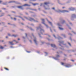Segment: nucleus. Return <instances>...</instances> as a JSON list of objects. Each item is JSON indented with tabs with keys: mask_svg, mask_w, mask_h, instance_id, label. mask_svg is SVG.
Returning a JSON list of instances; mask_svg holds the SVG:
<instances>
[{
	"mask_svg": "<svg viewBox=\"0 0 76 76\" xmlns=\"http://www.w3.org/2000/svg\"><path fill=\"white\" fill-rule=\"evenodd\" d=\"M24 18H25V19H27V18H26V17H25Z\"/></svg>",
	"mask_w": 76,
	"mask_h": 76,
	"instance_id": "36",
	"label": "nucleus"
},
{
	"mask_svg": "<svg viewBox=\"0 0 76 76\" xmlns=\"http://www.w3.org/2000/svg\"><path fill=\"white\" fill-rule=\"evenodd\" d=\"M30 5H28V4H25L23 5V6H30Z\"/></svg>",
	"mask_w": 76,
	"mask_h": 76,
	"instance_id": "3",
	"label": "nucleus"
},
{
	"mask_svg": "<svg viewBox=\"0 0 76 76\" xmlns=\"http://www.w3.org/2000/svg\"><path fill=\"white\" fill-rule=\"evenodd\" d=\"M64 37H65V35H64Z\"/></svg>",
	"mask_w": 76,
	"mask_h": 76,
	"instance_id": "43",
	"label": "nucleus"
},
{
	"mask_svg": "<svg viewBox=\"0 0 76 76\" xmlns=\"http://www.w3.org/2000/svg\"><path fill=\"white\" fill-rule=\"evenodd\" d=\"M42 4H41L40 5V6H42Z\"/></svg>",
	"mask_w": 76,
	"mask_h": 76,
	"instance_id": "44",
	"label": "nucleus"
},
{
	"mask_svg": "<svg viewBox=\"0 0 76 76\" xmlns=\"http://www.w3.org/2000/svg\"><path fill=\"white\" fill-rule=\"evenodd\" d=\"M0 12H1V11H0Z\"/></svg>",
	"mask_w": 76,
	"mask_h": 76,
	"instance_id": "63",
	"label": "nucleus"
},
{
	"mask_svg": "<svg viewBox=\"0 0 76 76\" xmlns=\"http://www.w3.org/2000/svg\"><path fill=\"white\" fill-rule=\"evenodd\" d=\"M35 10V11H36L37 10Z\"/></svg>",
	"mask_w": 76,
	"mask_h": 76,
	"instance_id": "41",
	"label": "nucleus"
},
{
	"mask_svg": "<svg viewBox=\"0 0 76 76\" xmlns=\"http://www.w3.org/2000/svg\"><path fill=\"white\" fill-rule=\"evenodd\" d=\"M3 4H4V3H3Z\"/></svg>",
	"mask_w": 76,
	"mask_h": 76,
	"instance_id": "47",
	"label": "nucleus"
},
{
	"mask_svg": "<svg viewBox=\"0 0 76 76\" xmlns=\"http://www.w3.org/2000/svg\"><path fill=\"white\" fill-rule=\"evenodd\" d=\"M18 8H19V9H22V6H18Z\"/></svg>",
	"mask_w": 76,
	"mask_h": 76,
	"instance_id": "10",
	"label": "nucleus"
},
{
	"mask_svg": "<svg viewBox=\"0 0 76 76\" xmlns=\"http://www.w3.org/2000/svg\"><path fill=\"white\" fill-rule=\"evenodd\" d=\"M57 53H58V52H57Z\"/></svg>",
	"mask_w": 76,
	"mask_h": 76,
	"instance_id": "61",
	"label": "nucleus"
},
{
	"mask_svg": "<svg viewBox=\"0 0 76 76\" xmlns=\"http://www.w3.org/2000/svg\"><path fill=\"white\" fill-rule=\"evenodd\" d=\"M1 2H2V1L0 0V3H1Z\"/></svg>",
	"mask_w": 76,
	"mask_h": 76,
	"instance_id": "27",
	"label": "nucleus"
},
{
	"mask_svg": "<svg viewBox=\"0 0 76 76\" xmlns=\"http://www.w3.org/2000/svg\"><path fill=\"white\" fill-rule=\"evenodd\" d=\"M3 16V15H1V16H0V17H1V16Z\"/></svg>",
	"mask_w": 76,
	"mask_h": 76,
	"instance_id": "38",
	"label": "nucleus"
},
{
	"mask_svg": "<svg viewBox=\"0 0 76 76\" xmlns=\"http://www.w3.org/2000/svg\"><path fill=\"white\" fill-rule=\"evenodd\" d=\"M4 69H5V70H8V71L9 70V69L6 68H4Z\"/></svg>",
	"mask_w": 76,
	"mask_h": 76,
	"instance_id": "18",
	"label": "nucleus"
},
{
	"mask_svg": "<svg viewBox=\"0 0 76 76\" xmlns=\"http://www.w3.org/2000/svg\"><path fill=\"white\" fill-rule=\"evenodd\" d=\"M26 37H27V34H26Z\"/></svg>",
	"mask_w": 76,
	"mask_h": 76,
	"instance_id": "35",
	"label": "nucleus"
},
{
	"mask_svg": "<svg viewBox=\"0 0 76 76\" xmlns=\"http://www.w3.org/2000/svg\"><path fill=\"white\" fill-rule=\"evenodd\" d=\"M22 20H23V19H22Z\"/></svg>",
	"mask_w": 76,
	"mask_h": 76,
	"instance_id": "54",
	"label": "nucleus"
},
{
	"mask_svg": "<svg viewBox=\"0 0 76 76\" xmlns=\"http://www.w3.org/2000/svg\"><path fill=\"white\" fill-rule=\"evenodd\" d=\"M32 4L34 5V6H36V5H37V4H38V3H36V4L33 3Z\"/></svg>",
	"mask_w": 76,
	"mask_h": 76,
	"instance_id": "16",
	"label": "nucleus"
},
{
	"mask_svg": "<svg viewBox=\"0 0 76 76\" xmlns=\"http://www.w3.org/2000/svg\"><path fill=\"white\" fill-rule=\"evenodd\" d=\"M61 64L62 65H63L64 64V63L61 62Z\"/></svg>",
	"mask_w": 76,
	"mask_h": 76,
	"instance_id": "22",
	"label": "nucleus"
},
{
	"mask_svg": "<svg viewBox=\"0 0 76 76\" xmlns=\"http://www.w3.org/2000/svg\"><path fill=\"white\" fill-rule=\"evenodd\" d=\"M30 42H32V41H31V40H30Z\"/></svg>",
	"mask_w": 76,
	"mask_h": 76,
	"instance_id": "40",
	"label": "nucleus"
},
{
	"mask_svg": "<svg viewBox=\"0 0 76 76\" xmlns=\"http://www.w3.org/2000/svg\"><path fill=\"white\" fill-rule=\"evenodd\" d=\"M69 29H71V28H69Z\"/></svg>",
	"mask_w": 76,
	"mask_h": 76,
	"instance_id": "59",
	"label": "nucleus"
},
{
	"mask_svg": "<svg viewBox=\"0 0 76 76\" xmlns=\"http://www.w3.org/2000/svg\"><path fill=\"white\" fill-rule=\"evenodd\" d=\"M48 40H50V39H48Z\"/></svg>",
	"mask_w": 76,
	"mask_h": 76,
	"instance_id": "56",
	"label": "nucleus"
},
{
	"mask_svg": "<svg viewBox=\"0 0 76 76\" xmlns=\"http://www.w3.org/2000/svg\"><path fill=\"white\" fill-rule=\"evenodd\" d=\"M25 1H27V0H24Z\"/></svg>",
	"mask_w": 76,
	"mask_h": 76,
	"instance_id": "39",
	"label": "nucleus"
},
{
	"mask_svg": "<svg viewBox=\"0 0 76 76\" xmlns=\"http://www.w3.org/2000/svg\"><path fill=\"white\" fill-rule=\"evenodd\" d=\"M57 57H59V55H57Z\"/></svg>",
	"mask_w": 76,
	"mask_h": 76,
	"instance_id": "30",
	"label": "nucleus"
},
{
	"mask_svg": "<svg viewBox=\"0 0 76 76\" xmlns=\"http://www.w3.org/2000/svg\"><path fill=\"white\" fill-rule=\"evenodd\" d=\"M50 31H51V32H52V30H51V29H50Z\"/></svg>",
	"mask_w": 76,
	"mask_h": 76,
	"instance_id": "45",
	"label": "nucleus"
},
{
	"mask_svg": "<svg viewBox=\"0 0 76 76\" xmlns=\"http://www.w3.org/2000/svg\"><path fill=\"white\" fill-rule=\"evenodd\" d=\"M69 35H70V33H69Z\"/></svg>",
	"mask_w": 76,
	"mask_h": 76,
	"instance_id": "51",
	"label": "nucleus"
},
{
	"mask_svg": "<svg viewBox=\"0 0 76 76\" xmlns=\"http://www.w3.org/2000/svg\"><path fill=\"white\" fill-rule=\"evenodd\" d=\"M27 52H28V53H30V52H28V51Z\"/></svg>",
	"mask_w": 76,
	"mask_h": 76,
	"instance_id": "50",
	"label": "nucleus"
},
{
	"mask_svg": "<svg viewBox=\"0 0 76 76\" xmlns=\"http://www.w3.org/2000/svg\"><path fill=\"white\" fill-rule=\"evenodd\" d=\"M72 17H76V15L75 14H73L72 15Z\"/></svg>",
	"mask_w": 76,
	"mask_h": 76,
	"instance_id": "15",
	"label": "nucleus"
},
{
	"mask_svg": "<svg viewBox=\"0 0 76 76\" xmlns=\"http://www.w3.org/2000/svg\"><path fill=\"white\" fill-rule=\"evenodd\" d=\"M8 25H10V23H8Z\"/></svg>",
	"mask_w": 76,
	"mask_h": 76,
	"instance_id": "46",
	"label": "nucleus"
},
{
	"mask_svg": "<svg viewBox=\"0 0 76 76\" xmlns=\"http://www.w3.org/2000/svg\"><path fill=\"white\" fill-rule=\"evenodd\" d=\"M36 22H38L37 21H36Z\"/></svg>",
	"mask_w": 76,
	"mask_h": 76,
	"instance_id": "62",
	"label": "nucleus"
},
{
	"mask_svg": "<svg viewBox=\"0 0 76 76\" xmlns=\"http://www.w3.org/2000/svg\"><path fill=\"white\" fill-rule=\"evenodd\" d=\"M14 20H16V18H14Z\"/></svg>",
	"mask_w": 76,
	"mask_h": 76,
	"instance_id": "32",
	"label": "nucleus"
},
{
	"mask_svg": "<svg viewBox=\"0 0 76 76\" xmlns=\"http://www.w3.org/2000/svg\"><path fill=\"white\" fill-rule=\"evenodd\" d=\"M22 25H23V23H22Z\"/></svg>",
	"mask_w": 76,
	"mask_h": 76,
	"instance_id": "58",
	"label": "nucleus"
},
{
	"mask_svg": "<svg viewBox=\"0 0 76 76\" xmlns=\"http://www.w3.org/2000/svg\"><path fill=\"white\" fill-rule=\"evenodd\" d=\"M51 47H53L55 48L56 47V45H55L54 44H51Z\"/></svg>",
	"mask_w": 76,
	"mask_h": 76,
	"instance_id": "5",
	"label": "nucleus"
},
{
	"mask_svg": "<svg viewBox=\"0 0 76 76\" xmlns=\"http://www.w3.org/2000/svg\"><path fill=\"white\" fill-rule=\"evenodd\" d=\"M12 37H16L18 35H15L14 34L12 35Z\"/></svg>",
	"mask_w": 76,
	"mask_h": 76,
	"instance_id": "14",
	"label": "nucleus"
},
{
	"mask_svg": "<svg viewBox=\"0 0 76 76\" xmlns=\"http://www.w3.org/2000/svg\"><path fill=\"white\" fill-rule=\"evenodd\" d=\"M53 36L55 37V38H56V36H55V35H53Z\"/></svg>",
	"mask_w": 76,
	"mask_h": 76,
	"instance_id": "28",
	"label": "nucleus"
},
{
	"mask_svg": "<svg viewBox=\"0 0 76 76\" xmlns=\"http://www.w3.org/2000/svg\"><path fill=\"white\" fill-rule=\"evenodd\" d=\"M68 44H69V45H70V46H71V44H70V43H68Z\"/></svg>",
	"mask_w": 76,
	"mask_h": 76,
	"instance_id": "24",
	"label": "nucleus"
},
{
	"mask_svg": "<svg viewBox=\"0 0 76 76\" xmlns=\"http://www.w3.org/2000/svg\"><path fill=\"white\" fill-rule=\"evenodd\" d=\"M64 22H65V21L63 20V22H62V23H64Z\"/></svg>",
	"mask_w": 76,
	"mask_h": 76,
	"instance_id": "23",
	"label": "nucleus"
},
{
	"mask_svg": "<svg viewBox=\"0 0 76 76\" xmlns=\"http://www.w3.org/2000/svg\"><path fill=\"white\" fill-rule=\"evenodd\" d=\"M3 41H3V40H2V42H3Z\"/></svg>",
	"mask_w": 76,
	"mask_h": 76,
	"instance_id": "49",
	"label": "nucleus"
},
{
	"mask_svg": "<svg viewBox=\"0 0 76 76\" xmlns=\"http://www.w3.org/2000/svg\"><path fill=\"white\" fill-rule=\"evenodd\" d=\"M4 46H5V47H6V45H5Z\"/></svg>",
	"mask_w": 76,
	"mask_h": 76,
	"instance_id": "52",
	"label": "nucleus"
},
{
	"mask_svg": "<svg viewBox=\"0 0 76 76\" xmlns=\"http://www.w3.org/2000/svg\"><path fill=\"white\" fill-rule=\"evenodd\" d=\"M52 9H53V10H54V9H55V8H54V7L52 8Z\"/></svg>",
	"mask_w": 76,
	"mask_h": 76,
	"instance_id": "26",
	"label": "nucleus"
},
{
	"mask_svg": "<svg viewBox=\"0 0 76 76\" xmlns=\"http://www.w3.org/2000/svg\"><path fill=\"white\" fill-rule=\"evenodd\" d=\"M64 42L62 41V42H59L60 44H63Z\"/></svg>",
	"mask_w": 76,
	"mask_h": 76,
	"instance_id": "19",
	"label": "nucleus"
},
{
	"mask_svg": "<svg viewBox=\"0 0 76 76\" xmlns=\"http://www.w3.org/2000/svg\"><path fill=\"white\" fill-rule=\"evenodd\" d=\"M29 19V20L30 21H32V20H34V19L32 18H30Z\"/></svg>",
	"mask_w": 76,
	"mask_h": 76,
	"instance_id": "6",
	"label": "nucleus"
},
{
	"mask_svg": "<svg viewBox=\"0 0 76 76\" xmlns=\"http://www.w3.org/2000/svg\"><path fill=\"white\" fill-rule=\"evenodd\" d=\"M59 45H60V44H59Z\"/></svg>",
	"mask_w": 76,
	"mask_h": 76,
	"instance_id": "60",
	"label": "nucleus"
},
{
	"mask_svg": "<svg viewBox=\"0 0 76 76\" xmlns=\"http://www.w3.org/2000/svg\"><path fill=\"white\" fill-rule=\"evenodd\" d=\"M45 4V5H48V4H50V3L49 2H45L44 3Z\"/></svg>",
	"mask_w": 76,
	"mask_h": 76,
	"instance_id": "9",
	"label": "nucleus"
},
{
	"mask_svg": "<svg viewBox=\"0 0 76 76\" xmlns=\"http://www.w3.org/2000/svg\"><path fill=\"white\" fill-rule=\"evenodd\" d=\"M4 48V47L1 46H0V49H3Z\"/></svg>",
	"mask_w": 76,
	"mask_h": 76,
	"instance_id": "11",
	"label": "nucleus"
},
{
	"mask_svg": "<svg viewBox=\"0 0 76 76\" xmlns=\"http://www.w3.org/2000/svg\"><path fill=\"white\" fill-rule=\"evenodd\" d=\"M34 41L35 42V43L37 44V41H36V39H35L34 40Z\"/></svg>",
	"mask_w": 76,
	"mask_h": 76,
	"instance_id": "20",
	"label": "nucleus"
},
{
	"mask_svg": "<svg viewBox=\"0 0 76 76\" xmlns=\"http://www.w3.org/2000/svg\"><path fill=\"white\" fill-rule=\"evenodd\" d=\"M49 37H50V35H49Z\"/></svg>",
	"mask_w": 76,
	"mask_h": 76,
	"instance_id": "55",
	"label": "nucleus"
},
{
	"mask_svg": "<svg viewBox=\"0 0 76 76\" xmlns=\"http://www.w3.org/2000/svg\"><path fill=\"white\" fill-rule=\"evenodd\" d=\"M49 23L51 25H52V23H51V22H49Z\"/></svg>",
	"mask_w": 76,
	"mask_h": 76,
	"instance_id": "21",
	"label": "nucleus"
},
{
	"mask_svg": "<svg viewBox=\"0 0 76 76\" xmlns=\"http://www.w3.org/2000/svg\"><path fill=\"white\" fill-rule=\"evenodd\" d=\"M40 32H44V30L42 29H41L40 30Z\"/></svg>",
	"mask_w": 76,
	"mask_h": 76,
	"instance_id": "12",
	"label": "nucleus"
},
{
	"mask_svg": "<svg viewBox=\"0 0 76 76\" xmlns=\"http://www.w3.org/2000/svg\"><path fill=\"white\" fill-rule=\"evenodd\" d=\"M37 0H33V1H36Z\"/></svg>",
	"mask_w": 76,
	"mask_h": 76,
	"instance_id": "31",
	"label": "nucleus"
},
{
	"mask_svg": "<svg viewBox=\"0 0 76 76\" xmlns=\"http://www.w3.org/2000/svg\"><path fill=\"white\" fill-rule=\"evenodd\" d=\"M70 66V64H68L65 66L66 67H69V66Z\"/></svg>",
	"mask_w": 76,
	"mask_h": 76,
	"instance_id": "7",
	"label": "nucleus"
},
{
	"mask_svg": "<svg viewBox=\"0 0 76 76\" xmlns=\"http://www.w3.org/2000/svg\"><path fill=\"white\" fill-rule=\"evenodd\" d=\"M71 61L73 62L74 61V60H71Z\"/></svg>",
	"mask_w": 76,
	"mask_h": 76,
	"instance_id": "29",
	"label": "nucleus"
},
{
	"mask_svg": "<svg viewBox=\"0 0 76 76\" xmlns=\"http://www.w3.org/2000/svg\"><path fill=\"white\" fill-rule=\"evenodd\" d=\"M45 53L46 54H47V53H46V52H45Z\"/></svg>",
	"mask_w": 76,
	"mask_h": 76,
	"instance_id": "53",
	"label": "nucleus"
},
{
	"mask_svg": "<svg viewBox=\"0 0 76 76\" xmlns=\"http://www.w3.org/2000/svg\"><path fill=\"white\" fill-rule=\"evenodd\" d=\"M13 12V13H14V12Z\"/></svg>",
	"mask_w": 76,
	"mask_h": 76,
	"instance_id": "64",
	"label": "nucleus"
},
{
	"mask_svg": "<svg viewBox=\"0 0 76 76\" xmlns=\"http://www.w3.org/2000/svg\"><path fill=\"white\" fill-rule=\"evenodd\" d=\"M62 8H63V9H64V7H62Z\"/></svg>",
	"mask_w": 76,
	"mask_h": 76,
	"instance_id": "42",
	"label": "nucleus"
},
{
	"mask_svg": "<svg viewBox=\"0 0 76 76\" xmlns=\"http://www.w3.org/2000/svg\"><path fill=\"white\" fill-rule=\"evenodd\" d=\"M18 41L19 40H20V39L18 38Z\"/></svg>",
	"mask_w": 76,
	"mask_h": 76,
	"instance_id": "33",
	"label": "nucleus"
},
{
	"mask_svg": "<svg viewBox=\"0 0 76 76\" xmlns=\"http://www.w3.org/2000/svg\"><path fill=\"white\" fill-rule=\"evenodd\" d=\"M15 1H10L9 2V3H15Z\"/></svg>",
	"mask_w": 76,
	"mask_h": 76,
	"instance_id": "13",
	"label": "nucleus"
},
{
	"mask_svg": "<svg viewBox=\"0 0 76 76\" xmlns=\"http://www.w3.org/2000/svg\"><path fill=\"white\" fill-rule=\"evenodd\" d=\"M3 9L4 10H5L6 9V8H3Z\"/></svg>",
	"mask_w": 76,
	"mask_h": 76,
	"instance_id": "34",
	"label": "nucleus"
},
{
	"mask_svg": "<svg viewBox=\"0 0 76 76\" xmlns=\"http://www.w3.org/2000/svg\"><path fill=\"white\" fill-rule=\"evenodd\" d=\"M73 32L74 34H75V32Z\"/></svg>",
	"mask_w": 76,
	"mask_h": 76,
	"instance_id": "48",
	"label": "nucleus"
},
{
	"mask_svg": "<svg viewBox=\"0 0 76 76\" xmlns=\"http://www.w3.org/2000/svg\"><path fill=\"white\" fill-rule=\"evenodd\" d=\"M59 28L60 29V30H63V28H61L60 27H59Z\"/></svg>",
	"mask_w": 76,
	"mask_h": 76,
	"instance_id": "17",
	"label": "nucleus"
},
{
	"mask_svg": "<svg viewBox=\"0 0 76 76\" xmlns=\"http://www.w3.org/2000/svg\"><path fill=\"white\" fill-rule=\"evenodd\" d=\"M13 41H15L16 43H18V42L16 41V40H13V42H9V43H10V44H11V45H14V44L13 43Z\"/></svg>",
	"mask_w": 76,
	"mask_h": 76,
	"instance_id": "1",
	"label": "nucleus"
},
{
	"mask_svg": "<svg viewBox=\"0 0 76 76\" xmlns=\"http://www.w3.org/2000/svg\"><path fill=\"white\" fill-rule=\"evenodd\" d=\"M68 12V11H67L63 10L61 12H62V13H64L65 12Z\"/></svg>",
	"mask_w": 76,
	"mask_h": 76,
	"instance_id": "8",
	"label": "nucleus"
},
{
	"mask_svg": "<svg viewBox=\"0 0 76 76\" xmlns=\"http://www.w3.org/2000/svg\"><path fill=\"white\" fill-rule=\"evenodd\" d=\"M42 20L43 21L42 23L43 24H44V25H45L46 26V27H48V26L45 24V23H44V20H45L44 19H42Z\"/></svg>",
	"mask_w": 76,
	"mask_h": 76,
	"instance_id": "2",
	"label": "nucleus"
},
{
	"mask_svg": "<svg viewBox=\"0 0 76 76\" xmlns=\"http://www.w3.org/2000/svg\"><path fill=\"white\" fill-rule=\"evenodd\" d=\"M69 10H75V8L73 7L70 8H69Z\"/></svg>",
	"mask_w": 76,
	"mask_h": 76,
	"instance_id": "4",
	"label": "nucleus"
},
{
	"mask_svg": "<svg viewBox=\"0 0 76 76\" xmlns=\"http://www.w3.org/2000/svg\"><path fill=\"white\" fill-rule=\"evenodd\" d=\"M42 44H43V43H43V42H42Z\"/></svg>",
	"mask_w": 76,
	"mask_h": 76,
	"instance_id": "57",
	"label": "nucleus"
},
{
	"mask_svg": "<svg viewBox=\"0 0 76 76\" xmlns=\"http://www.w3.org/2000/svg\"><path fill=\"white\" fill-rule=\"evenodd\" d=\"M6 38H8L7 36L6 37Z\"/></svg>",
	"mask_w": 76,
	"mask_h": 76,
	"instance_id": "37",
	"label": "nucleus"
},
{
	"mask_svg": "<svg viewBox=\"0 0 76 76\" xmlns=\"http://www.w3.org/2000/svg\"><path fill=\"white\" fill-rule=\"evenodd\" d=\"M8 36H10V34H8Z\"/></svg>",
	"mask_w": 76,
	"mask_h": 76,
	"instance_id": "25",
	"label": "nucleus"
}]
</instances>
